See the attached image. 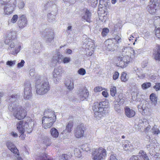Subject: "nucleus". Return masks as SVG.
<instances>
[{
  "instance_id": "obj_59",
  "label": "nucleus",
  "mask_w": 160,
  "mask_h": 160,
  "mask_svg": "<svg viewBox=\"0 0 160 160\" xmlns=\"http://www.w3.org/2000/svg\"><path fill=\"white\" fill-rule=\"evenodd\" d=\"M24 63V61L23 60H21V62H19L18 64L17 65V67L18 68L22 67L23 66Z\"/></svg>"
},
{
  "instance_id": "obj_39",
  "label": "nucleus",
  "mask_w": 160,
  "mask_h": 160,
  "mask_svg": "<svg viewBox=\"0 0 160 160\" xmlns=\"http://www.w3.org/2000/svg\"><path fill=\"white\" fill-rule=\"evenodd\" d=\"M141 109L142 108H141ZM142 114L143 115H148L149 113V109L148 107H146L143 108L142 107Z\"/></svg>"
},
{
  "instance_id": "obj_2",
  "label": "nucleus",
  "mask_w": 160,
  "mask_h": 160,
  "mask_svg": "<svg viewBox=\"0 0 160 160\" xmlns=\"http://www.w3.org/2000/svg\"><path fill=\"white\" fill-rule=\"evenodd\" d=\"M93 109L95 118L98 120L104 117L108 113L109 109L108 103L104 101L94 103Z\"/></svg>"
},
{
  "instance_id": "obj_48",
  "label": "nucleus",
  "mask_w": 160,
  "mask_h": 160,
  "mask_svg": "<svg viewBox=\"0 0 160 160\" xmlns=\"http://www.w3.org/2000/svg\"><path fill=\"white\" fill-rule=\"evenodd\" d=\"M142 156V158L144 160H149L148 159V157L146 154V152H144L143 151H142L141 152V157Z\"/></svg>"
},
{
  "instance_id": "obj_53",
  "label": "nucleus",
  "mask_w": 160,
  "mask_h": 160,
  "mask_svg": "<svg viewBox=\"0 0 160 160\" xmlns=\"http://www.w3.org/2000/svg\"><path fill=\"white\" fill-rule=\"evenodd\" d=\"M58 59L56 60V61H58V62H61L63 58V56L62 54H61L59 53H58Z\"/></svg>"
},
{
  "instance_id": "obj_28",
  "label": "nucleus",
  "mask_w": 160,
  "mask_h": 160,
  "mask_svg": "<svg viewBox=\"0 0 160 160\" xmlns=\"http://www.w3.org/2000/svg\"><path fill=\"white\" fill-rule=\"evenodd\" d=\"M157 49V51L153 54L154 58L156 60L160 61V46L158 45Z\"/></svg>"
},
{
  "instance_id": "obj_15",
  "label": "nucleus",
  "mask_w": 160,
  "mask_h": 160,
  "mask_svg": "<svg viewBox=\"0 0 160 160\" xmlns=\"http://www.w3.org/2000/svg\"><path fill=\"white\" fill-rule=\"evenodd\" d=\"M77 94L80 99L83 101L87 98L89 95V92L85 87H82L79 88Z\"/></svg>"
},
{
  "instance_id": "obj_34",
  "label": "nucleus",
  "mask_w": 160,
  "mask_h": 160,
  "mask_svg": "<svg viewBox=\"0 0 160 160\" xmlns=\"http://www.w3.org/2000/svg\"><path fill=\"white\" fill-rule=\"evenodd\" d=\"M81 148H76L74 150V153L75 156L78 157L80 158L81 156Z\"/></svg>"
},
{
  "instance_id": "obj_13",
  "label": "nucleus",
  "mask_w": 160,
  "mask_h": 160,
  "mask_svg": "<svg viewBox=\"0 0 160 160\" xmlns=\"http://www.w3.org/2000/svg\"><path fill=\"white\" fill-rule=\"evenodd\" d=\"M160 0H151L152 4L149 5L147 9L148 12L151 14H154L159 7Z\"/></svg>"
},
{
  "instance_id": "obj_42",
  "label": "nucleus",
  "mask_w": 160,
  "mask_h": 160,
  "mask_svg": "<svg viewBox=\"0 0 160 160\" xmlns=\"http://www.w3.org/2000/svg\"><path fill=\"white\" fill-rule=\"evenodd\" d=\"M116 92V87L114 86H112L110 90V92L111 96L113 97L115 96Z\"/></svg>"
},
{
  "instance_id": "obj_45",
  "label": "nucleus",
  "mask_w": 160,
  "mask_h": 160,
  "mask_svg": "<svg viewBox=\"0 0 160 160\" xmlns=\"http://www.w3.org/2000/svg\"><path fill=\"white\" fill-rule=\"evenodd\" d=\"M24 6L25 3L23 0H20L18 2V6L19 9H22Z\"/></svg>"
},
{
  "instance_id": "obj_5",
  "label": "nucleus",
  "mask_w": 160,
  "mask_h": 160,
  "mask_svg": "<svg viewBox=\"0 0 160 160\" xmlns=\"http://www.w3.org/2000/svg\"><path fill=\"white\" fill-rule=\"evenodd\" d=\"M0 4L3 5V13L9 16L13 13L16 6V0H0Z\"/></svg>"
},
{
  "instance_id": "obj_41",
  "label": "nucleus",
  "mask_w": 160,
  "mask_h": 160,
  "mask_svg": "<svg viewBox=\"0 0 160 160\" xmlns=\"http://www.w3.org/2000/svg\"><path fill=\"white\" fill-rule=\"evenodd\" d=\"M18 18V16L17 15L15 14L14 15L10 21H8L9 24H10V23H15L17 21Z\"/></svg>"
},
{
  "instance_id": "obj_60",
  "label": "nucleus",
  "mask_w": 160,
  "mask_h": 160,
  "mask_svg": "<svg viewBox=\"0 0 160 160\" xmlns=\"http://www.w3.org/2000/svg\"><path fill=\"white\" fill-rule=\"evenodd\" d=\"M119 76V73L118 72H115L113 76V78L114 80L117 79Z\"/></svg>"
},
{
  "instance_id": "obj_8",
  "label": "nucleus",
  "mask_w": 160,
  "mask_h": 160,
  "mask_svg": "<svg viewBox=\"0 0 160 160\" xmlns=\"http://www.w3.org/2000/svg\"><path fill=\"white\" fill-rule=\"evenodd\" d=\"M82 47L87 52L86 54L88 56H91L93 53L94 49V43L90 39H88L84 42Z\"/></svg>"
},
{
  "instance_id": "obj_47",
  "label": "nucleus",
  "mask_w": 160,
  "mask_h": 160,
  "mask_svg": "<svg viewBox=\"0 0 160 160\" xmlns=\"http://www.w3.org/2000/svg\"><path fill=\"white\" fill-rule=\"evenodd\" d=\"M155 35L157 37L160 39V28L158 27L155 29Z\"/></svg>"
},
{
  "instance_id": "obj_23",
  "label": "nucleus",
  "mask_w": 160,
  "mask_h": 160,
  "mask_svg": "<svg viewBox=\"0 0 160 160\" xmlns=\"http://www.w3.org/2000/svg\"><path fill=\"white\" fill-rule=\"evenodd\" d=\"M65 86L68 89L71 90L74 88L73 82L72 80L68 79L65 82Z\"/></svg>"
},
{
  "instance_id": "obj_17",
  "label": "nucleus",
  "mask_w": 160,
  "mask_h": 160,
  "mask_svg": "<svg viewBox=\"0 0 160 160\" xmlns=\"http://www.w3.org/2000/svg\"><path fill=\"white\" fill-rule=\"evenodd\" d=\"M62 70L61 68H57L54 69L52 73L53 80L54 82L57 83L61 80Z\"/></svg>"
},
{
  "instance_id": "obj_14",
  "label": "nucleus",
  "mask_w": 160,
  "mask_h": 160,
  "mask_svg": "<svg viewBox=\"0 0 160 160\" xmlns=\"http://www.w3.org/2000/svg\"><path fill=\"white\" fill-rule=\"evenodd\" d=\"M85 128L82 123L79 124L74 130V134L77 138H80L84 136Z\"/></svg>"
},
{
  "instance_id": "obj_29",
  "label": "nucleus",
  "mask_w": 160,
  "mask_h": 160,
  "mask_svg": "<svg viewBox=\"0 0 160 160\" xmlns=\"http://www.w3.org/2000/svg\"><path fill=\"white\" fill-rule=\"evenodd\" d=\"M40 43L39 42L37 43H35L34 44V47L33 48V51L34 53L37 54L40 52Z\"/></svg>"
},
{
  "instance_id": "obj_24",
  "label": "nucleus",
  "mask_w": 160,
  "mask_h": 160,
  "mask_svg": "<svg viewBox=\"0 0 160 160\" xmlns=\"http://www.w3.org/2000/svg\"><path fill=\"white\" fill-rule=\"evenodd\" d=\"M132 51V48L131 47H125L122 49V53L126 57H128L129 59L130 58V55H131L130 52Z\"/></svg>"
},
{
  "instance_id": "obj_56",
  "label": "nucleus",
  "mask_w": 160,
  "mask_h": 160,
  "mask_svg": "<svg viewBox=\"0 0 160 160\" xmlns=\"http://www.w3.org/2000/svg\"><path fill=\"white\" fill-rule=\"evenodd\" d=\"M153 88L156 91L160 90V83H156L155 85L153 86Z\"/></svg>"
},
{
  "instance_id": "obj_26",
  "label": "nucleus",
  "mask_w": 160,
  "mask_h": 160,
  "mask_svg": "<svg viewBox=\"0 0 160 160\" xmlns=\"http://www.w3.org/2000/svg\"><path fill=\"white\" fill-rule=\"evenodd\" d=\"M125 98L122 97V93L119 94L118 97L115 98V101L114 102H116L119 103L120 104H123L125 101Z\"/></svg>"
},
{
  "instance_id": "obj_51",
  "label": "nucleus",
  "mask_w": 160,
  "mask_h": 160,
  "mask_svg": "<svg viewBox=\"0 0 160 160\" xmlns=\"http://www.w3.org/2000/svg\"><path fill=\"white\" fill-rule=\"evenodd\" d=\"M105 11H104V13L101 16H100L99 18L100 20H101L102 22H105L107 19V16L105 15Z\"/></svg>"
},
{
  "instance_id": "obj_32",
  "label": "nucleus",
  "mask_w": 160,
  "mask_h": 160,
  "mask_svg": "<svg viewBox=\"0 0 160 160\" xmlns=\"http://www.w3.org/2000/svg\"><path fill=\"white\" fill-rule=\"evenodd\" d=\"M73 126V122L72 121H69L66 127L65 130L68 132H70L72 131L71 129Z\"/></svg>"
},
{
  "instance_id": "obj_25",
  "label": "nucleus",
  "mask_w": 160,
  "mask_h": 160,
  "mask_svg": "<svg viewBox=\"0 0 160 160\" xmlns=\"http://www.w3.org/2000/svg\"><path fill=\"white\" fill-rule=\"evenodd\" d=\"M21 122L20 123L16 124V127L17 130H18L19 132L21 133V135L20 137L22 138V139H24L25 137V135L24 134V133L25 131V130L22 128H21L20 127V125Z\"/></svg>"
},
{
  "instance_id": "obj_10",
  "label": "nucleus",
  "mask_w": 160,
  "mask_h": 160,
  "mask_svg": "<svg viewBox=\"0 0 160 160\" xmlns=\"http://www.w3.org/2000/svg\"><path fill=\"white\" fill-rule=\"evenodd\" d=\"M20 122H21L20 126L21 128H23L25 131H27L28 133L32 132L34 127V122H33L30 120L28 122H26L24 121H21L17 122V124L20 123Z\"/></svg>"
},
{
  "instance_id": "obj_33",
  "label": "nucleus",
  "mask_w": 160,
  "mask_h": 160,
  "mask_svg": "<svg viewBox=\"0 0 160 160\" xmlns=\"http://www.w3.org/2000/svg\"><path fill=\"white\" fill-rule=\"evenodd\" d=\"M107 3V2L104 0H100L99 1V7L103 9L106 8Z\"/></svg>"
},
{
  "instance_id": "obj_6",
  "label": "nucleus",
  "mask_w": 160,
  "mask_h": 160,
  "mask_svg": "<svg viewBox=\"0 0 160 160\" xmlns=\"http://www.w3.org/2000/svg\"><path fill=\"white\" fill-rule=\"evenodd\" d=\"M93 160H104L107 157L106 150L102 147L94 149L92 153Z\"/></svg>"
},
{
  "instance_id": "obj_7",
  "label": "nucleus",
  "mask_w": 160,
  "mask_h": 160,
  "mask_svg": "<svg viewBox=\"0 0 160 160\" xmlns=\"http://www.w3.org/2000/svg\"><path fill=\"white\" fill-rule=\"evenodd\" d=\"M9 43L10 47L8 48V50L10 51L11 54L14 55H17L23 47L21 42L16 40H13Z\"/></svg>"
},
{
  "instance_id": "obj_18",
  "label": "nucleus",
  "mask_w": 160,
  "mask_h": 160,
  "mask_svg": "<svg viewBox=\"0 0 160 160\" xmlns=\"http://www.w3.org/2000/svg\"><path fill=\"white\" fill-rule=\"evenodd\" d=\"M105 44L106 50L111 51H114L116 47L118 46V45L110 39L106 40L105 42Z\"/></svg>"
},
{
  "instance_id": "obj_54",
  "label": "nucleus",
  "mask_w": 160,
  "mask_h": 160,
  "mask_svg": "<svg viewBox=\"0 0 160 160\" xmlns=\"http://www.w3.org/2000/svg\"><path fill=\"white\" fill-rule=\"evenodd\" d=\"M68 158V156L66 154H63L59 157L60 160H66Z\"/></svg>"
},
{
  "instance_id": "obj_12",
  "label": "nucleus",
  "mask_w": 160,
  "mask_h": 160,
  "mask_svg": "<svg viewBox=\"0 0 160 160\" xmlns=\"http://www.w3.org/2000/svg\"><path fill=\"white\" fill-rule=\"evenodd\" d=\"M24 85V97L25 99L29 100L32 96L31 84L29 81H27L25 82Z\"/></svg>"
},
{
  "instance_id": "obj_64",
  "label": "nucleus",
  "mask_w": 160,
  "mask_h": 160,
  "mask_svg": "<svg viewBox=\"0 0 160 160\" xmlns=\"http://www.w3.org/2000/svg\"><path fill=\"white\" fill-rule=\"evenodd\" d=\"M138 158L137 156H133L130 158L129 160H138Z\"/></svg>"
},
{
  "instance_id": "obj_44",
  "label": "nucleus",
  "mask_w": 160,
  "mask_h": 160,
  "mask_svg": "<svg viewBox=\"0 0 160 160\" xmlns=\"http://www.w3.org/2000/svg\"><path fill=\"white\" fill-rule=\"evenodd\" d=\"M130 143V142L128 141L125 142L123 145V148L125 150H127L129 149L128 148H129L131 145Z\"/></svg>"
},
{
  "instance_id": "obj_30",
  "label": "nucleus",
  "mask_w": 160,
  "mask_h": 160,
  "mask_svg": "<svg viewBox=\"0 0 160 160\" xmlns=\"http://www.w3.org/2000/svg\"><path fill=\"white\" fill-rule=\"evenodd\" d=\"M50 132L51 135L53 138H56L58 137L59 133L58 130L55 128H52Z\"/></svg>"
},
{
  "instance_id": "obj_50",
  "label": "nucleus",
  "mask_w": 160,
  "mask_h": 160,
  "mask_svg": "<svg viewBox=\"0 0 160 160\" xmlns=\"http://www.w3.org/2000/svg\"><path fill=\"white\" fill-rule=\"evenodd\" d=\"M71 61V59L70 58L68 57H64L62 60V62L64 64L70 62Z\"/></svg>"
},
{
  "instance_id": "obj_16",
  "label": "nucleus",
  "mask_w": 160,
  "mask_h": 160,
  "mask_svg": "<svg viewBox=\"0 0 160 160\" xmlns=\"http://www.w3.org/2000/svg\"><path fill=\"white\" fill-rule=\"evenodd\" d=\"M16 33L14 31H10L7 32L5 37V43L6 44H9L13 40H15Z\"/></svg>"
},
{
  "instance_id": "obj_43",
  "label": "nucleus",
  "mask_w": 160,
  "mask_h": 160,
  "mask_svg": "<svg viewBox=\"0 0 160 160\" xmlns=\"http://www.w3.org/2000/svg\"><path fill=\"white\" fill-rule=\"evenodd\" d=\"M109 32V30L107 28H104L103 29L102 32V36L103 37H105L107 36Z\"/></svg>"
},
{
  "instance_id": "obj_55",
  "label": "nucleus",
  "mask_w": 160,
  "mask_h": 160,
  "mask_svg": "<svg viewBox=\"0 0 160 160\" xmlns=\"http://www.w3.org/2000/svg\"><path fill=\"white\" fill-rule=\"evenodd\" d=\"M103 90L101 86H98L95 87L94 89L95 92H100Z\"/></svg>"
},
{
  "instance_id": "obj_38",
  "label": "nucleus",
  "mask_w": 160,
  "mask_h": 160,
  "mask_svg": "<svg viewBox=\"0 0 160 160\" xmlns=\"http://www.w3.org/2000/svg\"><path fill=\"white\" fill-rule=\"evenodd\" d=\"M82 150L86 151V152H88L91 149L90 147H89V145L87 144L86 143L84 144H83L82 146Z\"/></svg>"
},
{
  "instance_id": "obj_37",
  "label": "nucleus",
  "mask_w": 160,
  "mask_h": 160,
  "mask_svg": "<svg viewBox=\"0 0 160 160\" xmlns=\"http://www.w3.org/2000/svg\"><path fill=\"white\" fill-rule=\"evenodd\" d=\"M150 99L153 103H155L157 102V98L154 93H152L150 96Z\"/></svg>"
},
{
  "instance_id": "obj_62",
  "label": "nucleus",
  "mask_w": 160,
  "mask_h": 160,
  "mask_svg": "<svg viewBox=\"0 0 160 160\" xmlns=\"http://www.w3.org/2000/svg\"><path fill=\"white\" fill-rule=\"evenodd\" d=\"M109 160H118V159L116 158V154H111L110 156Z\"/></svg>"
},
{
  "instance_id": "obj_40",
  "label": "nucleus",
  "mask_w": 160,
  "mask_h": 160,
  "mask_svg": "<svg viewBox=\"0 0 160 160\" xmlns=\"http://www.w3.org/2000/svg\"><path fill=\"white\" fill-rule=\"evenodd\" d=\"M48 18L49 22H52L55 19V14L49 13L48 14Z\"/></svg>"
},
{
  "instance_id": "obj_49",
  "label": "nucleus",
  "mask_w": 160,
  "mask_h": 160,
  "mask_svg": "<svg viewBox=\"0 0 160 160\" xmlns=\"http://www.w3.org/2000/svg\"><path fill=\"white\" fill-rule=\"evenodd\" d=\"M115 110L118 112L119 113L121 111L120 105L119 104H115L114 106Z\"/></svg>"
},
{
  "instance_id": "obj_61",
  "label": "nucleus",
  "mask_w": 160,
  "mask_h": 160,
  "mask_svg": "<svg viewBox=\"0 0 160 160\" xmlns=\"http://www.w3.org/2000/svg\"><path fill=\"white\" fill-rule=\"evenodd\" d=\"M134 71L136 73L138 77L139 78V75H140V72L139 68L137 67H135L134 68Z\"/></svg>"
},
{
  "instance_id": "obj_27",
  "label": "nucleus",
  "mask_w": 160,
  "mask_h": 160,
  "mask_svg": "<svg viewBox=\"0 0 160 160\" xmlns=\"http://www.w3.org/2000/svg\"><path fill=\"white\" fill-rule=\"evenodd\" d=\"M110 39L112 40L114 42L118 45L119 43L121 42L122 40L121 35L119 33L115 35L113 38Z\"/></svg>"
},
{
  "instance_id": "obj_19",
  "label": "nucleus",
  "mask_w": 160,
  "mask_h": 160,
  "mask_svg": "<svg viewBox=\"0 0 160 160\" xmlns=\"http://www.w3.org/2000/svg\"><path fill=\"white\" fill-rule=\"evenodd\" d=\"M27 23V20L26 16L24 15H22L19 17L18 24L19 27L23 28L25 27Z\"/></svg>"
},
{
  "instance_id": "obj_22",
  "label": "nucleus",
  "mask_w": 160,
  "mask_h": 160,
  "mask_svg": "<svg viewBox=\"0 0 160 160\" xmlns=\"http://www.w3.org/2000/svg\"><path fill=\"white\" fill-rule=\"evenodd\" d=\"M91 13L88 10L85 11L84 15L82 16V18L86 21L90 23L91 22Z\"/></svg>"
},
{
  "instance_id": "obj_21",
  "label": "nucleus",
  "mask_w": 160,
  "mask_h": 160,
  "mask_svg": "<svg viewBox=\"0 0 160 160\" xmlns=\"http://www.w3.org/2000/svg\"><path fill=\"white\" fill-rule=\"evenodd\" d=\"M125 112L126 115L128 118L132 117L135 114V112L128 107H125Z\"/></svg>"
},
{
  "instance_id": "obj_63",
  "label": "nucleus",
  "mask_w": 160,
  "mask_h": 160,
  "mask_svg": "<svg viewBox=\"0 0 160 160\" xmlns=\"http://www.w3.org/2000/svg\"><path fill=\"white\" fill-rule=\"evenodd\" d=\"M152 132L154 134H158L159 133V131L158 128L154 127L152 129Z\"/></svg>"
},
{
  "instance_id": "obj_57",
  "label": "nucleus",
  "mask_w": 160,
  "mask_h": 160,
  "mask_svg": "<svg viewBox=\"0 0 160 160\" xmlns=\"http://www.w3.org/2000/svg\"><path fill=\"white\" fill-rule=\"evenodd\" d=\"M15 158V160H23V159L20 156L19 152L14 154Z\"/></svg>"
},
{
  "instance_id": "obj_20",
  "label": "nucleus",
  "mask_w": 160,
  "mask_h": 160,
  "mask_svg": "<svg viewBox=\"0 0 160 160\" xmlns=\"http://www.w3.org/2000/svg\"><path fill=\"white\" fill-rule=\"evenodd\" d=\"M7 146L8 148L14 154L19 152L18 150L15 145L11 142H7Z\"/></svg>"
},
{
  "instance_id": "obj_46",
  "label": "nucleus",
  "mask_w": 160,
  "mask_h": 160,
  "mask_svg": "<svg viewBox=\"0 0 160 160\" xmlns=\"http://www.w3.org/2000/svg\"><path fill=\"white\" fill-rule=\"evenodd\" d=\"M151 84L150 82H146L143 84L142 85V88L143 89H147L151 86Z\"/></svg>"
},
{
  "instance_id": "obj_35",
  "label": "nucleus",
  "mask_w": 160,
  "mask_h": 160,
  "mask_svg": "<svg viewBox=\"0 0 160 160\" xmlns=\"http://www.w3.org/2000/svg\"><path fill=\"white\" fill-rule=\"evenodd\" d=\"M142 123L141 124H143L144 125V126L146 127L145 130L146 131H148L150 129V126L148 125V123L146 119H143L142 121Z\"/></svg>"
},
{
  "instance_id": "obj_36",
  "label": "nucleus",
  "mask_w": 160,
  "mask_h": 160,
  "mask_svg": "<svg viewBox=\"0 0 160 160\" xmlns=\"http://www.w3.org/2000/svg\"><path fill=\"white\" fill-rule=\"evenodd\" d=\"M128 78L127 74L125 72H123L121 74V79L122 82H125L128 81Z\"/></svg>"
},
{
  "instance_id": "obj_9",
  "label": "nucleus",
  "mask_w": 160,
  "mask_h": 160,
  "mask_svg": "<svg viewBox=\"0 0 160 160\" xmlns=\"http://www.w3.org/2000/svg\"><path fill=\"white\" fill-rule=\"evenodd\" d=\"M41 33L47 42L50 43L53 41L54 34L52 29L46 28Z\"/></svg>"
},
{
  "instance_id": "obj_52",
  "label": "nucleus",
  "mask_w": 160,
  "mask_h": 160,
  "mask_svg": "<svg viewBox=\"0 0 160 160\" xmlns=\"http://www.w3.org/2000/svg\"><path fill=\"white\" fill-rule=\"evenodd\" d=\"M78 72L80 75H84L86 74V72L84 69L83 68H81L78 70Z\"/></svg>"
},
{
  "instance_id": "obj_1",
  "label": "nucleus",
  "mask_w": 160,
  "mask_h": 160,
  "mask_svg": "<svg viewBox=\"0 0 160 160\" xmlns=\"http://www.w3.org/2000/svg\"><path fill=\"white\" fill-rule=\"evenodd\" d=\"M18 96L16 94L12 95L8 98L7 100L10 104L8 106L9 110L13 112V115L18 120L23 119L27 115L26 110L17 102Z\"/></svg>"
},
{
  "instance_id": "obj_31",
  "label": "nucleus",
  "mask_w": 160,
  "mask_h": 160,
  "mask_svg": "<svg viewBox=\"0 0 160 160\" xmlns=\"http://www.w3.org/2000/svg\"><path fill=\"white\" fill-rule=\"evenodd\" d=\"M154 19V23L155 26V28H157L158 27L160 28V17H156Z\"/></svg>"
},
{
  "instance_id": "obj_58",
  "label": "nucleus",
  "mask_w": 160,
  "mask_h": 160,
  "mask_svg": "<svg viewBox=\"0 0 160 160\" xmlns=\"http://www.w3.org/2000/svg\"><path fill=\"white\" fill-rule=\"evenodd\" d=\"M15 61H8L6 62V64L9 66H11L14 65L15 63Z\"/></svg>"
},
{
  "instance_id": "obj_3",
  "label": "nucleus",
  "mask_w": 160,
  "mask_h": 160,
  "mask_svg": "<svg viewBox=\"0 0 160 160\" xmlns=\"http://www.w3.org/2000/svg\"><path fill=\"white\" fill-rule=\"evenodd\" d=\"M56 116L55 112L50 109L45 111L42 118V127L45 129L50 128L56 121Z\"/></svg>"
},
{
  "instance_id": "obj_4",
  "label": "nucleus",
  "mask_w": 160,
  "mask_h": 160,
  "mask_svg": "<svg viewBox=\"0 0 160 160\" xmlns=\"http://www.w3.org/2000/svg\"><path fill=\"white\" fill-rule=\"evenodd\" d=\"M37 80L35 85L36 93L38 95H43L50 90V86L47 80H42L41 77L38 75L35 76Z\"/></svg>"
},
{
  "instance_id": "obj_11",
  "label": "nucleus",
  "mask_w": 160,
  "mask_h": 160,
  "mask_svg": "<svg viewBox=\"0 0 160 160\" xmlns=\"http://www.w3.org/2000/svg\"><path fill=\"white\" fill-rule=\"evenodd\" d=\"M117 60L116 65L121 68H124L127 66L130 61L128 57L125 56L118 57L117 58Z\"/></svg>"
}]
</instances>
